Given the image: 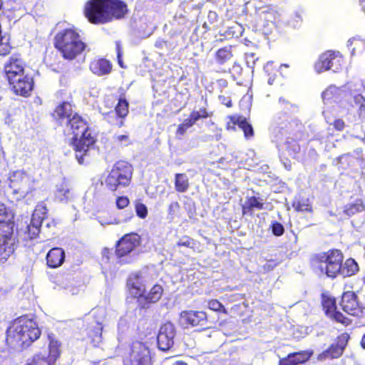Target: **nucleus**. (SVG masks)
<instances>
[{
    "instance_id": "obj_1",
    "label": "nucleus",
    "mask_w": 365,
    "mask_h": 365,
    "mask_svg": "<svg viewBox=\"0 0 365 365\" xmlns=\"http://www.w3.org/2000/svg\"><path fill=\"white\" fill-rule=\"evenodd\" d=\"M280 112L277 117L278 139L282 142L281 158H296L300 153L299 141L303 139L304 126L294 117L297 107L284 99H279Z\"/></svg>"
},
{
    "instance_id": "obj_2",
    "label": "nucleus",
    "mask_w": 365,
    "mask_h": 365,
    "mask_svg": "<svg viewBox=\"0 0 365 365\" xmlns=\"http://www.w3.org/2000/svg\"><path fill=\"white\" fill-rule=\"evenodd\" d=\"M66 125L73 135L70 144L75 151L78 163L87 164L89 151L97 141L96 135L91 128L88 121L78 113H74L72 118L66 120Z\"/></svg>"
},
{
    "instance_id": "obj_3",
    "label": "nucleus",
    "mask_w": 365,
    "mask_h": 365,
    "mask_svg": "<svg viewBox=\"0 0 365 365\" xmlns=\"http://www.w3.org/2000/svg\"><path fill=\"white\" fill-rule=\"evenodd\" d=\"M128 11L127 4L121 0H88L83 8L85 17L92 24L123 19Z\"/></svg>"
},
{
    "instance_id": "obj_4",
    "label": "nucleus",
    "mask_w": 365,
    "mask_h": 365,
    "mask_svg": "<svg viewBox=\"0 0 365 365\" xmlns=\"http://www.w3.org/2000/svg\"><path fill=\"white\" fill-rule=\"evenodd\" d=\"M36 322L21 316L13 321L6 333V345L11 349H24L32 344L41 336Z\"/></svg>"
},
{
    "instance_id": "obj_5",
    "label": "nucleus",
    "mask_w": 365,
    "mask_h": 365,
    "mask_svg": "<svg viewBox=\"0 0 365 365\" xmlns=\"http://www.w3.org/2000/svg\"><path fill=\"white\" fill-rule=\"evenodd\" d=\"M53 44L62 58L68 61L76 60L87 48L79 31L74 26L57 31L54 35Z\"/></svg>"
},
{
    "instance_id": "obj_6",
    "label": "nucleus",
    "mask_w": 365,
    "mask_h": 365,
    "mask_svg": "<svg viewBox=\"0 0 365 365\" xmlns=\"http://www.w3.org/2000/svg\"><path fill=\"white\" fill-rule=\"evenodd\" d=\"M129 292L137 299L140 309H148L153 304L159 302L163 294V286L156 283L147 291L145 284L140 281L138 276L127 282Z\"/></svg>"
},
{
    "instance_id": "obj_7",
    "label": "nucleus",
    "mask_w": 365,
    "mask_h": 365,
    "mask_svg": "<svg viewBox=\"0 0 365 365\" xmlns=\"http://www.w3.org/2000/svg\"><path fill=\"white\" fill-rule=\"evenodd\" d=\"M133 173V166L128 161H117L104 180L105 187L111 192L128 187L132 181Z\"/></svg>"
},
{
    "instance_id": "obj_8",
    "label": "nucleus",
    "mask_w": 365,
    "mask_h": 365,
    "mask_svg": "<svg viewBox=\"0 0 365 365\" xmlns=\"http://www.w3.org/2000/svg\"><path fill=\"white\" fill-rule=\"evenodd\" d=\"M344 258V254L340 250L330 249L314 255L312 260L322 273L329 278L335 279L339 276Z\"/></svg>"
},
{
    "instance_id": "obj_9",
    "label": "nucleus",
    "mask_w": 365,
    "mask_h": 365,
    "mask_svg": "<svg viewBox=\"0 0 365 365\" xmlns=\"http://www.w3.org/2000/svg\"><path fill=\"white\" fill-rule=\"evenodd\" d=\"M344 59L339 52L327 51L322 53L314 63V70L322 73L329 70L337 72L341 69Z\"/></svg>"
},
{
    "instance_id": "obj_10",
    "label": "nucleus",
    "mask_w": 365,
    "mask_h": 365,
    "mask_svg": "<svg viewBox=\"0 0 365 365\" xmlns=\"http://www.w3.org/2000/svg\"><path fill=\"white\" fill-rule=\"evenodd\" d=\"M61 344L56 339H51L48 349L40 351L25 365H55L61 354Z\"/></svg>"
},
{
    "instance_id": "obj_11",
    "label": "nucleus",
    "mask_w": 365,
    "mask_h": 365,
    "mask_svg": "<svg viewBox=\"0 0 365 365\" xmlns=\"http://www.w3.org/2000/svg\"><path fill=\"white\" fill-rule=\"evenodd\" d=\"M6 81L12 93L22 97L30 96L34 88V77L26 72Z\"/></svg>"
},
{
    "instance_id": "obj_12",
    "label": "nucleus",
    "mask_w": 365,
    "mask_h": 365,
    "mask_svg": "<svg viewBox=\"0 0 365 365\" xmlns=\"http://www.w3.org/2000/svg\"><path fill=\"white\" fill-rule=\"evenodd\" d=\"M141 237L136 232H130L120 237L115 245V254L120 259L129 255L141 244Z\"/></svg>"
},
{
    "instance_id": "obj_13",
    "label": "nucleus",
    "mask_w": 365,
    "mask_h": 365,
    "mask_svg": "<svg viewBox=\"0 0 365 365\" xmlns=\"http://www.w3.org/2000/svg\"><path fill=\"white\" fill-rule=\"evenodd\" d=\"M123 365H151L149 349L143 343H133L128 356L123 361Z\"/></svg>"
},
{
    "instance_id": "obj_14",
    "label": "nucleus",
    "mask_w": 365,
    "mask_h": 365,
    "mask_svg": "<svg viewBox=\"0 0 365 365\" xmlns=\"http://www.w3.org/2000/svg\"><path fill=\"white\" fill-rule=\"evenodd\" d=\"M26 62L21 53H14L6 61L3 73L6 81L26 72Z\"/></svg>"
},
{
    "instance_id": "obj_15",
    "label": "nucleus",
    "mask_w": 365,
    "mask_h": 365,
    "mask_svg": "<svg viewBox=\"0 0 365 365\" xmlns=\"http://www.w3.org/2000/svg\"><path fill=\"white\" fill-rule=\"evenodd\" d=\"M207 315L204 311L184 310L180 313L179 322L184 328L208 327Z\"/></svg>"
},
{
    "instance_id": "obj_16",
    "label": "nucleus",
    "mask_w": 365,
    "mask_h": 365,
    "mask_svg": "<svg viewBox=\"0 0 365 365\" xmlns=\"http://www.w3.org/2000/svg\"><path fill=\"white\" fill-rule=\"evenodd\" d=\"M115 116H113V112L104 114L106 119L110 124L121 128L124 126V120L129 113V103L126 100L125 95L123 94L118 99L114 108Z\"/></svg>"
},
{
    "instance_id": "obj_17",
    "label": "nucleus",
    "mask_w": 365,
    "mask_h": 365,
    "mask_svg": "<svg viewBox=\"0 0 365 365\" xmlns=\"http://www.w3.org/2000/svg\"><path fill=\"white\" fill-rule=\"evenodd\" d=\"M336 160L339 165V169L342 170L348 169L356 170L357 167L363 168L364 165L361 150H356L353 153L341 155Z\"/></svg>"
},
{
    "instance_id": "obj_18",
    "label": "nucleus",
    "mask_w": 365,
    "mask_h": 365,
    "mask_svg": "<svg viewBox=\"0 0 365 365\" xmlns=\"http://www.w3.org/2000/svg\"><path fill=\"white\" fill-rule=\"evenodd\" d=\"M349 335L342 333L339 335L334 341L319 356L320 359H336L341 356L348 344Z\"/></svg>"
},
{
    "instance_id": "obj_19",
    "label": "nucleus",
    "mask_w": 365,
    "mask_h": 365,
    "mask_svg": "<svg viewBox=\"0 0 365 365\" xmlns=\"http://www.w3.org/2000/svg\"><path fill=\"white\" fill-rule=\"evenodd\" d=\"M175 334V329L173 324L170 322L163 324L160 327L157 336L158 348L163 351L170 350L174 345Z\"/></svg>"
},
{
    "instance_id": "obj_20",
    "label": "nucleus",
    "mask_w": 365,
    "mask_h": 365,
    "mask_svg": "<svg viewBox=\"0 0 365 365\" xmlns=\"http://www.w3.org/2000/svg\"><path fill=\"white\" fill-rule=\"evenodd\" d=\"M339 304L342 310L349 315L359 317L362 313L357 295L353 291L344 292Z\"/></svg>"
},
{
    "instance_id": "obj_21",
    "label": "nucleus",
    "mask_w": 365,
    "mask_h": 365,
    "mask_svg": "<svg viewBox=\"0 0 365 365\" xmlns=\"http://www.w3.org/2000/svg\"><path fill=\"white\" fill-rule=\"evenodd\" d=\"M103 326L96 316L92 315L87 318L86 333L88 339L93 346H98L102 341Z\"/></svg>"
},
{
    "instance_id": "obj_22",
    "label": "nucleus",
    "mask_w": 365,
    "mask_h": 365,
    "mask_svg": "<svg viewBox=\"0 0 365 365\" xmlns=\"http://www.w3.org/2000/svg\"><path fill=\"white\" fill-rule=\"evenodd\" d=\"M73 107L75 106L71 102L62 101L55 107L51 115L57 123L62 125L65 120H68L73 115Z\"/></svg>"
},
{
    "instance_id": "obj_23",
    "label": "nucleus",
    "mask_w": 365,
    "mask_h": 365,
    "mask_svg": "<svg viewBox=\"0 0 365 365\" xmlns=\"http://www.w3.org/2000/svg\"><path fill=\"white\" fill-rule=\"evenodd\" d=\"M312 354V351L309 350L292 352L280 359L278 365H301L308 361Z\"/></svg>"
},
{
    "instance_id": "obj_24",
    "label": "nucleus",
    "mask_w": 365,
    "mask_h": 365,
    "mask_svg": "<svg viewBox=\"0 0 365 365\" xmlns=\"http://www.w3.org/2000/svg\"><path fill=\"white\" fill-rule=\"evenodd\" d=\"M89 68L93 74L103 76L111 73L113 64L105 58H95L91 61Z\"/></svg>"
},
{
    "instance_id": "obj_25",
    "label": "nucleus",
    "mask_w": 365,
    "mask_h": 365,
    "mask_svg": "<svg viewBox=\"0 0 365 365\" xmlns=\"http://www.w3.org/2000/svg\"><path fill=\"white\" fill-rule=\"evenodd\" d=\"M65 257V252L62 248L53 247L46 255V264L52 269L58 268L63 263Z\"/></svg>"
},
{
    "instance_id": "obj_26",
    "label": "nucleus",
    "mask_w": 365,
    "mask_h": 365,
    "mask_svg": "<svg viewBox=\"0 0 365 365\" xmlns=\"http://www.w3.org/2000/svg\"><path fill=\"white\" fill-rule=\"evenodd\" d=\"M347 102L349 107L356 111L359 118L365 120V98L361 93H354L350 94Z\"/></svg>"
},
{
    "instance_id": "obj_27",
    "label": "nucleus",
    "mask_w": 365,
    "mask_h": 365,
    "mask_svg": "<svg viewBox=\"0 0 365 365\" xmlns=\"http://www.w3.org/2000/svg\"><path fill=\"white\" fill-rule=\"evenodd\" d=\"M16 239L14 235V225L11 222L0 223V242L16 245Z\"/></svg>"
},
{
    "instance_id": "obj_28",
    "label": "nucleus",
    "mask_w": 365,
    "mask_h": 365,
    "mask_svg": "<svg viewBox=\"0 0 365 365\" xmlns=\"http://www.w3.org/2000/svg\"><path fill=\"white\" fill-rule=\"evenodd\" d=\"M339 276L344 278L356 275L359 272V266L354 258L349 257L341 264Z\"/></svg>"
},
{
    "instance_id": "obj_29",
    "label": "nucleus",
    "mask_w": 365,
    "mask_h": 365,
    "mask_svg": "<svg viewBox=\"0 0 365 365\" xmlns=\"http://www.w3.org/2000/svg\"><path fill=\"white\" fill-rule=\"evenodd\" d=\"M255 209L258 210L264 209V203L255 196L247 197L245 204L242 206V215H252Z\"/></svg>"
},
{
    "instance_id": "obj_30",
    "label": "nucleus",
    "mask_w": 365,
    "mask_h": 365,
    "mask_svg": "<svg viewBox=\"0 0 365 365\" xmlns=\"http://www.w3.org/2000/svg\"><path fill=\"white\" fill-rule=\"evenodd\" d=\"M71 196V186L68 180H63L56 185L55 198L59 202H67Z\"/></svg>"
},
{
    "instance_id": "obj_31",
    "label": "nucleus",
    "mask_w": 365,
    "mask_h": 365,
    "mask_svg": "<svg viewBox=\"0 0 365 365\" xmlns=\"http://www.w3.org/2000/svg\"><path fill=\"white\" fill-rule=\"evenodd\" d=\"M321 304L327 317L337 309L336 298L328 292L321 294Z\"/></svg>"
},
{
    "instance_id": "obj_32",
    "label": "nucleus",
    "mask_w": 365,
    "mask_h": 365,
    "mask_svg": "<svg viewBox=\"0 0 365 365\" xmlns=\"http://www.w3.org/2000/svg\"><path fill=\"white\" fill-rule=\"evenodd\" d=\"M12 49L10 33L4 31L1 26H0V56L4 57L9 55Z\"/></svg>"
},
{
    "instance_id": "obj_33",
    "label": "nucleus",
    "mask_w": 365,
    "mask_h": 365,
    "mask_svg": "<svg viewBox=\"0 0 365 365\" xmlns=\"http://www.w3.org/2000/svg\"><path fill=\"white\" fill-rule=\"evenodd\" d=\"M232 57V46L230 45L219 48L215 54V61L220 66L227 63Z\"/></svg>"
},
{
    "instance_id": "obj_34",
    "label": "nucleus",
    "mask_w": 365,
    "mask_h": 365,
    "mask_svg": "<svg viewBox=\"0 0 365 365\" xmlns=\"http://www.w3.org/2000/svg\"><path fill=\"white\" fill-rule=\"evenodd\" d=\"M190 187L189 180L185 173H176L175 175V189L178 192H186Z\"/></svg>"
},
{
    "instance_id": "obj_35",
    "label": "nucleus",
    "mask_w": 365,
    "mask_h": 365,
    "mask_svg": "<svg viewBox=\"0 0 365 365\" xmlns=\"http://www.w3.org/2000/svg\"><path fill=\"white\" fill-rule=\"evenodd\" d=\"M365 210V204L361 199H357L355 202L347 204L344 209V212L351 216Z\"/></svg>"
},
{
    "instance_id": "obj_36",
    "label": "nucleus",
    "mask_w": 365,
    "mask_h": 365,
    "mask_svg": "<svg viewBox=\"0 0 365 365\" xmlns=\"http://www.w3.org/2000/svg\"><path fill=\"white\" fill-rule=\"evenodd\" d=\"M136 216L142 220L148 215V208L142 198H137L133 202Z\"/></svg>"
},
{
    "instance_id": "obj_37",
    "label": "nucleus",
    "mask_w": 365,
    "mask_h": 365,
    "mask_svg": "<svg viewBox=\"0 0 365 365\" xmlns=\"http://www.w3.org/2000/svg\"><path fill=\"white\" fill-rule=\"evenodd\" d=\"M327 318L331 321L340 324L344 327L350 326L352 324V319L345 316L337 309L327 317Z\"/></svg>"
},
{
    "instance_id": "obj_38",
    "label": "nucleus",
    "mask_w": 365,
    "mask_h": 365,
    "mask_svg": "<svg viewBox=\"0 0 365 365\" xmlns=\"http://www.w3.org/2000/svg\"><path fill=\"white\" fill-rule=\"evenodd\" d=\"M16 245H9L0 242V264L6 262L11 255L14 253Z\"/></svg>"
},
{
    "instance_id": "obj_39",
    "label": "nucleus",
    "mask_w": 365,
    "mask_h": 365,
    "mask_svg": "<svg viewBox=\"0 0 365 365\" xmlns=\"http://www.w3.org/2000/svg\"><path fill=\"white\" fill-rule=\"evenodd\" d=\"M42 222L31 217V222L27 225L28 237L31 240L36 237L40 232Z\"/></svg>"
},
{
    "instance_id": "obj_40",
    "label": "nucleus",
    "mask_w": 365,
    "mask_h": 365,
    "mask_svg": "<svg viewBox=\"0 0 365 365\" xmlns=\"http://www.w3.org/2000/svg\"><path fill=\"white\" fill-rule=\"evenodd\" d=\"M239 128L243 131L244 137L247 140H250L254 137L255 131L253 127L245 117L240 121Z\"/></svg>"
},
{
    "instance_id": "obj_41",
    "label": "nucleus",
    "mask_w": 365,
    "mask_h": 365,
    "mask_svg": "<svg viewBox=\"0 0 365 365\" xmlns=\"http://www.w3.org/2000/svg\"><path fill=\"white\" fill-rule=\"evenodd\" d=\"M195 123L196 122L189 115L182 123L178 125L176 130V135L180 136L183 135L187 130L193 126Z\"/></svg>"
},
{
    "instance_id": "obj_42",
    "label": "nucleus",
    "mask_w": 365,
    "mask_h": 365,
    "mask_svg": "<svg viewBox=\"0 0 365 365\" xmlns=\"http://www.w3.org/2000/svg\"><path fill=\"white\" fill-rule=\"evenodd\" d=\"M113 139L118 146L125 147L133 144V140L128 132L125 134L115 135Z\"/></svg>"
},
{
    "instance_id": "obj_43",
    "label": "nucleus",
    "mask_w": 365,
    "mask_h": 365,
    "mask_svg": "<svg viewBox=\"0 0 365 365\" xmlns=\"http://www.w3.org/2000/svg\"><path fill=\"white\" fill-rule=\"evenodd\" d=\"M207 307L210 309L215 312L222 313L225 314H228L227 310L225 309L224 305L217 299H212L208 300Z\"/></svg>"
},
{
    "instance_id": "obj_44",
    "label": "nucleus",
    "mask_w": 365,
    "mask_h": 365,
    "mask_svg": "<svg viewBox=\"0 0 365 365\" xmlns=\"http://www.w3.org/2000/svg\"><path fill=\"white\" fill-rule=\"evenodd\" d=\"M243 116L241 115H229L227 116V122L225 128L227 130H235L236 125H240V121L242 119Z\"/></svg>"
},
{
    "instance_id": "obj_45",
    "label": "nucleus",
    "mask_w": 365,
    "mask_h": 365,
    "mask_svg": "<svg viewBox=\"0 0 365 365\" xmlns=\"http://www.w3.org/2000/svg\"><path fill=\"white\" fill-rule=\"evenodd\" d=\"M47 217V209L43 205H38L32 215V217L37 219L40 221H43Z\"/></svg>"
},
{
    "instance_id": "obj_46",
    "label": "nucleus",
    "mask_w": 365,
    "mask_h": 365,
    "mask_svg": "<svg viewBox=\"0 0 365 365\" xmlns=\"http://www.w3.org/2000/svg\"><path fill=\"white\" fill-rule=\"evenodd\" d=\"M292 207L297 212H312V205L303 200L294 201Z\"/></svg>"
},
{
    "instance_id": "obj_47",
    "label": "nucleus",
    "mask_w": 365,
    "mask_h": 365,
    "mask_svg": "<svg viewBox=\"0 0 365 365\" xmlns=\"http://www.w3.org/2000/svg\"><path fill=\"white\" fill-rule=\"evenodd\" d=\"M272 232L277 237L282 236L284 233V227L280 222L274 221L270 225Z\"/></svg>"
},
{
    "instance_id": "obj_48",
    "label": "nucleus",
    "mask_w": 365,
    "mask_h": 365,
    "mask_svg": "<svg viewBox=\"0 0 365 365\" xmlns=\"http://www.w3.org/2000/svg\"><path fill=\"white\" fill-rule=\"evenodd\" d=\"M130 205V199L128 196H118L115 199V205L118 210L126 208Z\"/></svg>"
},
{
    "instance_id": "obj_49",
    "label": "nucleus",
    "mask_w": 365,
    "mask_h": 365,
    "mask_svg": "<svg viewBox=\"0 0 365 365\" xmlns=\"http://www.w3.org/2000/svg\"><path fill=\"white\" fill-rule=\"evenodd\" d=\"M194 244L195 240L193 239H192L189 236H184L177 242V246L179 247H185L191 248L193 247Z\"/></svg>"
},
{
    "instance_id": "obj_50",
    "label": "nucleus",
    "mask_w": 365,
    "mask_h": 365,
    "mask_svg": "<svg viewBox=\"0 0 365 365\" xmlns=\"http://www.w3.org/2000/svg\"><path fill=\"white\" fill-rule=\"evenodd\" d=\"M229 72L231 73L233 78L236 80L242 75V68L238 63L235 62L232 68L229 69Z\"/></svg>"
},
{
    "instance_id": "obj_51",
    "label": "nucleus",
    "mask_w": 365,
    "mask_h": 365,
    "mask_svg": "<svg viewBox=\"0 0 365 365\" xmlns=\"http://www.w3.org/2000/svg\"><path fill=\"white\" fill-rule=\"evenodd\" d=\"M21 189V185H16V182L14 180L10 179L9 185L5 190V192L7 194H10V193L18 194Z\"/></svg>"
},
{
    "instance_id": "obj_52",
    "label": "nucleus",
    "mask_w": 365,
    "mask_h": 365,
    "mask_svg": "<svg viewBox=\"0 0 365 365\" xmlns=\"http://www.w3.org/2000/svg\"><path fill=\"white\" fill-rule=\"evenodd\" d=\"M278 264V262L275 259H269L264 264L262 265V269L264 272H268L272 271Z\"/></svg>"
},
{
    "instance_id": "obj_53",
    "label": "nucleus",
    "mask_w": 365,
    "mask_h": 365,
    "mask_svg": "<svg viewBox=\"0 0 365 365\" xmlns=\"http://www.w3.org/2000/svg\"><path fill=\"white\" fill-rule=\"evenodd\" d=\"M8 217V210L3 203H0V223L6 222Z\"/></svg>"
},
{
    "instance_id": "obj_54",
    "label": "nucleus",
    "mask_w": 365,
    "mask_h": 365,
    "mask_svg": "<svg viewBox=\"0 0 365 365\" xmlns=\"http://www.w3.org/2000/svg\"><path fill=\"white\" fill-rule=\"evenodd\" d=\"M334 128L337 131H342L345 128V123L342 119H336L332 123Z\"/></svg>"
},
{
    "instance_id": "obj_55",
    "label": "nucleus",
    "mask_w": 365,
    "mask_h": 365,
    "mask_svg": "<svg viewBox=\"0 0 365 365\" xmlns=\"http://www.w3.org/2000/svg\"><path fill=\"white\" fill-rule=\"evenodd\" d=\"M219 99L222 104L225 105L227 108L232 106V102L230 97H227L222 95L219 96Z\"/></svg>"
},
{
    "instance_id": "obj_56",
    "label": "nucleus",
    "mask_w": 365,
    "mask_h": 365,
    "mask_svg": "<svg viewBox=\"0 0 365 365\" xmlns=\"http://www.w3.org/2000/svg\"><path fill=\"white\" fill-rule=\"evenodd\" d=\"M198 111L200 112L202 118L205 119L210 118L213 115V113L212 111H208L206 108H201Z\"/></svg>"
},
{
    "instance_id": "obj_57",
    "label": "nucleus",
    "mask_w": 365,
    "mask_h": 365,
    "mask_svg": "<svg viewBox=\"0 0 365 365\" xmlns=\"http://www.w3.org/2000/svg\"><path fill=\"white\" fill-rule=\"evenodd\" d=\"M102 257L106 260H109L112 255V250L108 247H104L102 250Z\"/></svg>"
},
{
    "instance_id": "obj_58",
    "label": "nucleus",
    "mask_w": 365,
    "mask_h": 365,
    "mask_svg": "<svg viewBox=\"0 0 365 365\" xmlns=\"http://www.w3.org/2000/svg\"><path fill=\"white\" fill-rule=\"evenodd\" d=\"M333 90L334 88H331V87H329L327 89H326L323 93H322V97L324 99H327L329 100L330 98H331V95L333 93Z\"/></svg>"
},
{
    "instance_id": "obj_59",
    "label": "nucleus",
    "mask_w": 365,
    "mask_h": 365,
    "mask_svg": "<svg viewBox=\"0 0 365 365\" xmlns=\"http://www.w3.org/2000/svg\"><path fill=\"white\" fill-rule=\"evenodd\" d=\"M190 116L195 121L197 122L200 119L202 118L201 115L200 114V112L198 110H192L190 113Z\"/></svg>"
},
{
    "instance_id": "obj_60",
    "label": "nucleus",
    "mask_w": 365,
    "mask_h": 365,
    "mask_svg": "<svg viewBox=\"0 0 365 365\" xmlns=\"http://www.w3.org/2000/svg\"><path fill=\"white\" fill-rule=\"evenodd\" d=\"M217 83L220 88H225L228 86V82L226 79H219L217 81Z\"/></svg>"
},
{
    "instance_id": "obj_61",
    "label": "nucleus",
    "mask_w": 365,
    "mask_h": 365,
    "mask_svg": "<svg viewBox=\"0 0 365 365\" xmlns=\"http://www.w3.org/2000/svg\"><path fill=\"white\" fill-rule=\"evenodd\" d=\"M231 162H232V160H230V161L226 160L225 158H221L217 161L218 163H220V164L223 165L224 167H222V168H224V169H227L228 168V165L230 164Z\"/></svg>"
},
{
    "instance_id": "obj_62",
    "label": "nucleus",
    "mask_w": 365,
    "mask_h": 365,
    "mask_svg": "<svg viewBox=\"0 0 365 365\" xmlns=\"http://www.w3.org/2000/svg\"><path fill=\"white\" fill-rule=\"evenodd\" d=\"M180 207V204L178 202H173L169 205V212L172 213L175 209H178Z\"/></svg>"
},
{
    "instance_id": "obj_63",
    "label": "nucleus",
    "mask_w": 365,
    "mask_h": 365,
    "mask_svg": "<svg viewBox=\"0 0 365 365\" xmlns=\"http://www.w3.org/2000/svg\"><path fill=\"white\" fill-rule=\"evenodd\" d=\"M217 17H218L217 14L215 11H210L209 14H208V18L209 19H212L213 20H217Z\"/></svg>"
},
{
    "instance_id": "obj_64",
    "label": "nucleus",
    "mask_w": 365,
    "mask_h": 365,
    "mask_svg": "<svg viewBox=\"0 0 365 365\" xmlns=\"http://www.w3.org/2000/svg\"><path fill=\"white\" fill-rule=\"evenodd\" d=\"M360 344H361V347L365 349V333L363 334V336L361 339Z\"/></svg>"
}]
</instances>
